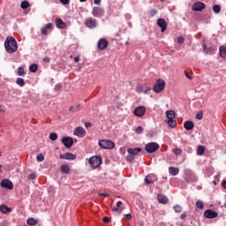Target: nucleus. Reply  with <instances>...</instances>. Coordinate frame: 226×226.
I'll use <instances>...</instances> for the list:
<instances>
[{"instance_id":"f257e3e1","label":"nucleus","mask_w":226,"mask_h":226,"mask_svg":"<svg viewBox=\"0 0 226 226\" xmlns=\"http://www.w3.org/2000/svg\"><path fill=\"white\" fill-rule=\"evenodd\" d=\"M4 48L8 54H14L19 50V46L17 45V40L14 37H7L4 41Z\"/></svg>"},{"instance_id":"f03ea898","label":"nucleus","mask_w":226,"mask_h":226,"mask_svg":"<svg viewBox=\"0 0 226 226\" xmlns=\"http://www.w3.org/2000/svg\"><path fill=\"white\" fill-rule=\"evenodd\" d=\"M142 152L141 147H130L127 149V156H126V161L131 163V162H133L135 160V156L139 154V153Z\"/></svg>"},{"instance_id":"7ed1b4c3","label":"nucleus","mask_w":226,"mask_h":226,"mask_svg":"<svg viewBox=\"0 0 226 226\" xmlns=\"http://www.w3.org/2000/svg\"><path fill=\"white\" fill-rule=\"evenodd\" d=\"M102 157L98 156V155H94L92 156L89 160H88V163L91 167V169L94 170V169H98L100 167V165H102Z\"/></svg>"},{"instance_id":"20e7f679","label":"nucleus","mask_w":226,"mask_h":226,"mask_svg":"<svg viewBox=\"0 0 226 226\" xmlns=\"http://www.w3.org/2000/svg\"><path fill=\"white\" fill-rule=\"evenodd\" d=\"M163 89H165V80L157 79L153 87L154 93H162Z\"/></svg>"},{"instance_id":"39448f33","label":"nucleus","mask_w":226,"mask_h":226,"mask_svg":"<svg viewBox=\"0 0 226 226\" xmlns=\"http://www.w3.org/2000/svg\"><path fill=\"white\" fill-rule=\"evenodd\" d=\"M185 181L186 183H197L198 178L195 173L190 170H185Z\"/></svg>"},{"instance_id":"423d86ee","label":"nucleus","mask_w":226,"mask_h":226,"mask_svg":"<svg viewBox=\"0 0 226 226\" xmlns=\"http://www.w3.org/2000/svg\"><path fill=\"white\" fill-rule=\"evenodd\" d=\"M147 153H154L160 149V145L158 143H147L145 147Z\"/></svg>"},{"instance_id":"0eeeda50","label":"nucleus","mask_w":226,"mask_h":226,"mask_svg":"<svg viewBox=\"0 0 226 226\" xmlns=\"http://www.w3.org/2000/svg\"><path fill=\"white\" fill-rule=\"evenodd\" d=\"M134 116L136 117H144L146 115V107L145 106H138L134 109L133 111Z\"/></svg>"},{"instance_id":"6e6552de","label":"nucleus","mask_w":226,"mask_h":226,"mask_svg":"<svg viewBox=\"0 0 226 226\" xmlns=\"http://www.w3.org/2000/svg\"><path fill=\"white\" fill-rule=\"evenodd\" d=\"M85 26L87 27H88V29H94V27H96V26H98V21H96L95 19L93 18H87L85 20Z\"/></svg>"},{"instance_id":"1a4fd4ad","label":"nucleus","mask_w":226,"mask_h":226,"mask_svg":"<svg viewBox=\"0 0 226 226\" xmlns=\"http://www.w3.org/2000/svg\"><path fill=\"white\" fill-rule=\"evenodd\" d=\"M109 47V41L105 38H102L97 42V49L99 50H105Z\"/></svg>"},{"instance_id":"9d476101","label":"nucleus","mask_w":226,"mask_h":226,"mask_svg":"<svg viewBox=\"0 0 226 226\" xmlns=\"http://www.w3.org/2000/svg\"><path fill=\"white\" fill-rule=\"evenodd\" d=\"M204 216H205V218L213 220V218H218V213L212 209H207L204 212Z\"/></svg>"},{"instance_id":"9b49d317","label":"nucleus","mask_w":226,"mask_h":226,"mask_svg":"<svg viewBox=\"0 0 226 226\" xmlns=\"http://www.w3.org/2000/svg\"><path fill=\"white\" fill-rule=\"evenodd\" d=\"M92 15L94 17L101 18L105 15V11L100 7H94L92 11Z\"/></svg>"},{"instance_id":"f8f14e48","label":"nucleus","mask_w":226,"mask_h":226,"mask_svg":"<svg viewBox=\"0 0 226 226\" xmlns=\"http://www.w3.org/2000/svg\"><path fill=\"white\" fill-rule=\"evenodd\" d=\"M2 188H6V190H13V183L10 179H4L0 183Z\"/></svg>"},{"instance_id":"ddd939ff","label":"nucleus","mask_w":226,"mask_h":226,"mask_svg":"<svg viewBox=\"0 0 226 226\" xmlns=\"http://www.w3.org/2000/svg\"><path fill=\"white\" fill-rule=\"evenodd\" d=\"M73 135L82 139L83 137H86V130L83 127H76L74 129Z\"/></svg>"},{"instance_id":"4468645a","label":"nucleus","mask_w":226,"mask_h":226,"mask_svg":"<svg viewBox=\"0 0 226 226\" xmlns=\"http://www.w3.org/2000/svg\"><path fill=\"white\" fill-rule=\"evenodd\" d=\"M100 147L102 149H114L116 144L114 142H99Z\"/></svg>"},{"instance_id":"2eb2a0df","label":"nucleus","mask_w":226,"mask_h":226,"mask_svg":"<svg viewBox=\"0 0 226 226\" xmlns=\"http://www.w3.org/2000/svg\"><path fill=\"white\" fill-rule=\"evenodd\" d=\"M136 91L137 93H144V94H149V91H151V87H146L144 90V87L140 84H137L136 86Z\"/></svg>"},{"instance_id":"dca6fc26","label":"nucleus","mask_w":226,"mask_h":226,"mask_svg":"<svg viewBox=\"0 0 226 226\" xmlns=\"http://www.w3.org/2000/svg\"><path fill=\"white\" fill-rule=\"evenodd\" d=\"M206 9V4L202 2H197L192 5L193 11H202V10Z\"/></svg>"},{"instance_id":"f3484780","label":"nucleus","mask_w":226,"mask_h":226,"mask_svg":"<svg viewBox=\"0 0 226 226\" xmlns=\"http://www.w3.org/2000/svg\"><path fill=\"white\" fill-rule=\"evenodd\" d=\"M157 26L161 28L162 33H165L167 30V21L162 18L157 19Z\"/></svg>"},{"instance_id":"a211bd4d","label":"nucleus","mask_w":226,"mask_h":226,"mask_svg":"<svg viewBox=\"0 0 226 226\" xmlns=\"http://www.w3.org/2000/svg\"><path fill=\"white\" fill-rule=\"evenodd\" d=\"M61 160H75L77 158V155L72 154V153H66L64 154H60Z\"/></svg>"},{"instance_id":"6ab92c4d","label":"nucleus","mask_w":226,"mask_h":226,"mask_svg":"<svg viewBox=\"0 0 226 226\" xmlns=\"http://www.w3.org/2000/svg\"><path fill=\"white\" fill-rule=\"evenodd\" d=\"M56 26L58 29H65L66 27V23L63 21L60 18H57L56 19Z\"/></svg>"},{"instance_id":"aec40b11","label":"nucleus","mask_w":226,"mask_h":226,"mask_svg":"<svg viewBox=\"0 0 226 226\" xmlns=\"http://www.w3.org/2000/svg\"><path fill=\"white\" fill-rule=\"evenodd\" d=\"M157 200L160 204H169V199L165 195H158Z\"/></svg>"},{"instance_id":"412c9836","label":"nucleus","mask_w":226,"mask_h":226,"mask_svg":"<svg viewBox=\"0 0 226 226\" xmlns=\"http://www.w3.org/2000/svg\"><path fill=\"white\" fill-rule=\"evenodd\" d=\"M194 127H195V124L192 121H186L184 124V128H185V130L191 131Z\"/></svg>"},{"instance_id":"4be33fe9","label":"nucleus","mask_w":226,"mask_h":226,"mask_svg":"<svg viewBox=\"0 0 226 226\" xmlns=\"http://www.w3.org/2000/svg\"><path fill=\"white\" fill-rule=\"evenodd\" d=\"M169 173L170 176H177V174H179V169L176 167H170Z\"/></svg>"},{"instance_id":"5701e85b","label":"nucleus","mask_w":226,"mask_h":226,"mask_svg":"<svg viewBox=\"0 0 226 226\" xmlns=\"http://www.w3.org/2000/svg\"><path fill=\"white\" fill-rule=\"evenodd\" d=\"M0 211L4 214L6 215L8 213H11V208L6 207V205H0Z\"/></svg>"},{"instance_id":"b1692460","label":"nucleus","mask_w":226,"mask_h":226,"mask_svg":"<svg viewBox=\"0 0 226 226\" xmlns=\"http://www.w3.org/2000/svg\"><path fill=\"white\" fill-rule=\"evenodd\" d=\"M166 117H168V120H172L176 117V112L172 109L168 110L166 111Z\"/></svg>"},{"instance_id":"393cba45","label":"nucleus","mask_w":226,"mask_h":226,"mask_svg":"<svg viewBox=\"0 0 226 226\" xmlns=\"http://www.w3.org/2000/svg\"><path fill=\"white\" fill-rule=\"evenodd\" d=\"M166 123L170 128H176V126H177V122L176 119L166 120Z\"/></svg>"},{"instance_id":"a878e982","label":"nucleus","mask_w":226,"mask_h":226,"mask_svg":"<svg viewBox=\"0 0 226 226\" xmlns=\"http://www.w3.org/2000/svg\"><path fill=\"white\" fill-rule=\"evenodd\" d=\"M26 223H27V225L34 226L38 223V221H36V219H34L33 217H30L27 219Z\"/></svg>"},{"instance_id":"bb28decb","label":"nucleus","mask_w":226,"mask_h":226,"mask_svg":"<svg viewBox=\"0 0 226 226\" xmlns=\"http://www.w3.org/2000/svg\"><path fill=\"white\" fill-rule=\"evenodd\" d=\"M17 75H19V77H24L26 75V70L24 69V67L18 68Z\"/></svg>"},{"instance_id":"cd10ccee","label":"nucleus","mask_w":226,"mask_h":226,"mask_svg":"<svg viewBox=\"0 0 226 226\" xmlns=\"http://www.w3.org/2000/svg\"><path fill=\"white\" fill-rule=\"evenodd\" d=\"M16 84L19 86V87H24V86H26V81L22 78H18L16 79Z\"/></svg>"},{"instance_id":"c85d7f7f","label":"nucleus","mask_w":226,"mask_h":226,"mask_svg":"<svg viewBox=\"0 0 226 226\" xmlns=\"http://www.w3.org/2000/svg\"><path fill=\"white\" fill-rule=\"evenodd\" d=\"M219 52H220L221 57H222V58L226 57V47L225 46H221Z\"/></svg>"},{"instance_id":"c756f323","label":"nucleus","mask_w":226,"mask_h":226,"mask_svg":"<svg viewBox=\"0 0 226 226\" xmlns=\"http://www.w3.org/2000/svg\"><path fill=\"white\" fill-rule=\"evenodd\" d=\"M61 170L64 174H70V166L67 164L62 165Z\"/></svg>"},{"instance_id":"7c9ffc66","label":"nucleus","mask_w":226,"mask_h":226,"mask_svg":"<svg viewBox=\"0 0 226 226\" xmlns=\"http://www.w3.org/2000/svg\"><path fill=\"white\" fill-rule=\"evenodd\" d=\"M29 72H31L32 73H36V72H38V64H33L29 66Z\"/></svg>"},{"instance_id":"2f4dec72","label":"nucleus","mask_w":226,"mask_h":226,"mask_svg":"<svg viewBox=\"0 0 226 226\" xmlns=\"http://www.w3.org/2000/svg\"><path fill=\"white\" fill-rule=\"evenodd\" d=\"M61 142H73V138L68 137V136H64L61 139Z\"/></svg>"},{"instance_id":"473e14b6","label":"nucleus","mask_w":226,"mask_h":226,"mask_svg":"<svg viewBox=\"0 0 226 226\" xmlns=\"http://www.w3.org/2000/svg\"><path fill=\"white\" fill-rule=\"evenodd\" d=\"M203 50L207 54H209V52H214L215 49L214 48H207V46H206V44H203Z\"/></svg>"},{"instance_id":"72a5a7b5","label":"nucleus","mask_w":226,"mask_h":226,"mask_svg":"<svg viewBox=\"0 0 226 226\" xmlns=\"http://www.w3.org/2000/svg\"><path fill=\"white\" fill-rule=\"evenodd\" d=\"M22 10H27V8H29L30 4L29 2L27 1H23L20 4Z\"/></svg>"},{"instance_id":"f704fd0d","label":"nucleus","mask_w":226,"mask_h":226,"mask_svg":"<svg viewBox=\"0 0 226 226\" xmlns=\"http://www.w3.org/2000/svg\"><path fill=\"white\" fill-rule=\"evenodd\" d=\"M196 207H198V209H204V203L202 202V200H198L196 201Z\"/></svg>"},{"instance_id":"c9c22d12","label":"nucleus","mask_w":226,"mask_h":226,"mask_svg":"<svg viewBox=\"0 0 226 226\" xmlns=\"http://www.w3.org/2000/svg\"><path fill=\"white\" fill-rule=\"evenodd\" d=\"M204 151H205L204 147H202V146H199V147H198L197 154H198L200 156H202V154H204Z\"/></svg>"},{"instance_id":"e433bc0d","label":"nucleus","mask_w":226,"mask_h":226,"mask_svg":"<svg viewBox=\"0 0 226 226\" xmlns=\"http://www.w3.org/2000/svg\"><path fill=\"white\" fill-rule=\"evenodd\" d=\"M173 209H174L175 213H181V211H183V207L179 205L174 206Z\"/></svg>"},{"instance_id":"4c0bfd02","label":"nucleus","mask_w":226,"mask_h":226,"mask_svg":"<svg viewBox=\"0 0 226 226\" xmlns=\"http://www.w3.org/2000/svg\"><path fill=\"white\" fill-rule=\"evenodd\" d=\"M49 139L50 140L54 141V140H57V133L56 132H51L49 134Z\"/></svg>"},{"instance_id":"58836bf2","label":"nucleus","mask_w":226,"mask_h":226,"mask_svg":"<svg viewBox=\"0 0 226 226\" xmlns=\"http://www.w3.org/2000/svg\"><path fill=\"white\" fill-rule=\"evenodd\" d=\"M222 8L220 7V5H214L213 6V11H215V13H220Z\"/></svg>"},{"instance_id":"ea45409f","label":"nucleus","mask_w":226,"mask_h":226,"mask_svg":"<svg viewBox=\"0 0 226 226\" xmlns=\"http://www.w3.org/2000/svg\"><path fill=\"white\" fill-rule=\"evenodd\" d=\"M36 160L37 162H43V160H45V155H43V154H40L36 156Z\"/></svg>"},{"instance_id":"a19ab883","label":"nucleus","mask_w":226,"mask_h":226,"mask_svg":"<svg viewBox=\"0 0 226 226\" xmlns=\"http://www.w3.org/2000/svg\"><path fill=\"white\" fill-rule=\"evenodd\" d=\"M173 153H175V154L178 156V154H181V153H183V150H181V148H174Z\"/></svg>"},{"instance_id":"79ce46f5","label":"nucleus","mask_w":226,"mask_h":226,"mask_svg":"<svg viewBox=\"0 0 226 226\" xmlns=\"http://www.w3.org/2000/svg\"><path fill=\"white\" fill-rule=\"evenodd\" d=\"M137 133H142L144 132V128L142 126H138L135 130Z\"/></svg>"},{"instance_id":"37998d69","label":"nucleus","mask_w":226,"mask_h":226,"mask_svg":"<svg viewBox=\"0 0 226 226\" xmlns=\"http://www.w3.org/2000/svg\"><path fill=\"white\" fill-rule=\"evenodd\" d=\"M64 144L67 147V149H70V147L73 146V142H64Z\"/></svg>"},{"instance_id":"c03bdc74","label":"nucleus","mask_w":226,"mask_h":226,"mask_svg":"<svg viewBox=\"0 0 226 226\" xmlns=\"http://www.w3.org/2000/svg\"><path fill=\"white\" fill-rule=\"evenodd\" d=\"M61 89H63V85L61 84L56 85L55 91H61Z\"/></svg>"},{"instance_id":"a18cd8bd","label":"nucleus","mask_w":226,"mask_h":226,"mask_svg":"<svg viewBox=\"0 0 226 226\" xmlns=\"http://www.w3.org/2000/svg\"><path fill=\"white\" fill-rule=\"evenodd\" d=\"M79 107H80V104H78L76 107L71 106V107L69 108V110H70L71 112H72V110H77V109H79Z\"/></svg>"},{"instance_id":"49530a36","label":"nucleus","mask_w":226,"mask_h":226,"mask_svg":"<svg viewBox=\"0 0 226 226\" xmlns=\"http://www.w3.org/2000/svg\"><path fill=\"white\" fill-rule=\"evenodd\" d=\"M145 183H147V185H153V180L149 179V177H147L145 178Z\"/></svg>"},{"instance_id":"de8ad7c7","label":"nucleus","mask_w":226,"mask_h":226,"mask_svg":"<svg viewBox=\"0 0 226 226\" xmlns=\"http://www.w3.org/2000/svg\"><path fill=\"white\" fill-rule=\"evenodd\" d=\"M204 117V115L202 114V112H200L196 115V119H202Z\"/></svg>"},{"instance_id":"09e8293b","label":"nucleus","mask_w":226,"mask_h":226,"mask_svg":"<svg viewBox=\"0 0 226 226\" xmlns=\"http://www.w3.org/2000/svg\"><path fill=\"white\" fill-rule=\"evenodd\" d=\"M102 222H104V223H110V218L105 216L102 218Z\"/></svg>"},{"instance_id":"8fccbe9b","label":"nucleus","mask_w":226,"mask_h":226,"mask_svg":"<svg viewBox=\"0 0 226 226\" xmlns=\"http://www.w3.org/2000/svg\"><path fill=\"white\" fill-rule=\"evenodd\" d=\"M177 43H185V37H183V36L178 37Z\"/></svg>"},{"instance_id":"3c124183","label":"nucleus","mask_w":226,"mask_h":226,"mask_svg":"<svg viewBox=\"0 0 226 226\" xmlns=\"http://www.w3.org/2000/svg\"><path fill=\"white\" fill-rule=\"evenodd\" d=\"M0 112L4 114V112H6V108L4 106H3V105H0Z\"/></svg>"},{"instance_id":"603ef678","label":"nucleus","mask_w":226,"mask_h":226,"mask_svg":"<svg viewBox=\"0 0 226 226\" xmlns=\"http://www.w3.org/2000/svg\"><path fill=\"white\" fill-rule=\"evenodd\" d=\"M47 28L46 27H43V28H41V34H48V32H47Z\"/></svg>"},{"instance_id":"864d4df0","label":"nucleus","mask_w":226,"mask_h":226,"mask_svg":"<svg viewBox=\"0 0 226 226\" xmlns=\"http://www.w3.org/2000/svg\"><path fill=\"white\" fill-rule=\"evenodd\" d=\"M185 75L189 80H192L193 79L192 76H190V74H188V72H185Z\"/></svg>"},{"instance_id":"5fc2aeb1","label":"nucleus","mask_w":226,"mask_h":226,"mask_svg":"<svg viewBox=\"0 0 226 226\" xmlns=\"http://www.w3.org/2000/svg\"><path fill=\"white\" fill-rule=\"evenodd\" d=\"M44 27H46L47 29H52V23L46 24Z\"/></svg>"},{"instance_id":"6e6d98bb","label":"nucleus","mask_w":226,"mask_h":226,"mask_svg":"<svg viewBox=\"0 0 226 226\" xmlns=\"http://www.w3.org/2000/svg\"><path fill=\"white\" fill-rule=\"evenodd\" d=\"M62 4H68L70 3V0H59Z\"/></svg>"},{"instance_id":"4d7b16f0","label":"nucleus","mask_w":226,"mask_h":226,"mask_svg":"<svg viewBox=\"0 0 226 226\" xmlns=\"http://www.w3.org/2000/svg\"><path fill=\"white\" fill-rule=\"evenodd\" d=\"M42 61H44V63H50V58L48 56H45Z\"/></svg>"},{"instance_id":"13d9d810","label":"nucleus","mask_w":226,"mask_h":226,"mask_svg":"<svg viewBox=\"0 0 226 226\" xmlns=\"http://www.w3.org/2000/svg\"><path fill=\"white\" fill-rule=\"evenodd\" d=\"M30 179H36V175L34 173H32L29 175Z\"/></svg>"},{"instance_id":"bf43d9fd","label":"nucleus","mask_w":226,"mask_h":226,"mask_svg":"<svg viewBox=\"0 0 226 226\" xmlns=\"http://www.w3.org/2000/svg\"><path fill=\"white\" fill-rule=\"evenodd\" d=\"M124 216H125L126 220H132V215L127 214Z\"/></svg>"},{"instance_id":"052dcab7","label":"nucleus","mask_w":226,"mask_h":226,"mask_svg":"<svg viewBox=\"0 0 226 226\" xmlns=\"http://www.w3.org/2000/svg\"><path fill=\"white\" fill-rule=\"evenodd\" d=\"M222 186L224 188V190H226V180L222 182Z\"/></svg>"},{"instance_id":"680f3d73","label":"nucleus","mask_w":226,"mask_h":226,"mask_svg":"<svg viewBox=\"0 0 226 226\" xmlns=\"http://www.w3.org/2000/svg\"><path fill=\"white\" fill-rule=\"evenodd\" d=\"M79 61H80V56H75L74 57V62L79 63Z\"/></svg>"},{"instance_id":"e2e57ef3","label":"nucleus","mask_w":226,"mask_h":226,"mask_svg":"<svg viewBox=\"0 0 226 226\" xmlns=\"http://www.w3.org/2000/svg\"><path fill=\"white\" fill-rule=\"evenodd\" d=\"M99 197H109L108 193H99Z\"/></svg>"},{"instance_id":"0e129e2a","label":"nucleus","mask_w":226,"mask_h":226,"mask_svg":"<svg viewBox=\"0 0 226 226\" xmlns=\"http://www.w3.org/2000/svg\"><path fill=\"white\" fill-rule=\"evenodd\" d=\"M122 205H123V201H117V207H121Z\"/></svg>"},{"instance_id":"69168bd1","label":"nucleus","mask_w":226,"mask_h":226,"mask_svg":"<svg viewBox=\"0 0 226 226\" xmlns=\"http://www.w3.org/2000/svg\"><path fill=\"white\" fill-rule=\"evenodd\" d=\"M180 218H181L182 220H185V218H186V214H182V215H180Z\"/></svg>"},{"instance_id":"338daca9","label":"nucleus","mask_w":226,"mask_h":226,"mask_svg":"<svg viewBox=\"0 0 226 226\" xmlns=\"http://www.w3.org/2000/svg\"><path fill=\"white\" fill-rule=\"evenodd\" d=\"M112 211L116 212V211H119V207H112Z\"/></svg>"},{"instance_id":"774afa93","label":"nucleus","mask_w":226,"mask_h":226,"mask_svg":"<svg viewBox=\"0 0 226 226\" xmlns=\"http://www.w3.org/2000/svg\"><path fill=\"white\" fill-rule=\"evenodd\" d=\"M99 142H112V140L100 139Z\"/></svg>"}]
</instances>
